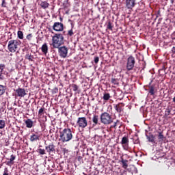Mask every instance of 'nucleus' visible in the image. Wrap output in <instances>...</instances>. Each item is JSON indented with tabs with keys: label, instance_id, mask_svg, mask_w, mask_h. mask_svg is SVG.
<instances>
[{
	"label": "nucleus",
	"instance_id": "1",
	"mask_svg": "<svg viewBox=\"0 0 175 175\" xmlns=\"http://www.w3.org/2000/svg\"><path fill=\"white\" fill-rule=\"evenodd\" d=\"M59 142H61V143H69V142H72V139H75V133L69 128H66L59 131Z\"/></svg>",
	"mask_w": 175,
	"mask_h": 175
},
{
	"label": "nucleus",
	"instance_id": "2",
	"mask_svg": "<svg viewBox=\"0 0 175 175\" xmlns=\"http://www.w3.org/2000/svg\"><path fill=\"white\" fill-rule=\"evenodd\" d=\"M64 39L62 33H55L52 37V46L53 49H59L64 44Z\"/></svg>",
	"mask_w": 175,
	"mask_h": 175
},
{
	"label": "nucleus",
	"instance_id": "3",
	"mask_svg": "<svg viewBox=\"0 0 175 175\" xmlns=\"http://www.w3.org/2000/svg\"><path fill=\"white\" fill-rule=\"evenodd\" d=\"M21 44V41L20 40H11L8 42V49L10 53H16Z\"/></svg>",
	"mask_w": 175,
	"mask_h": 175
},
{
	"label": "nucleus",
	"instance_id": "4",
	"mask_svg": "<svg viewBox=\"0 0 175 175\" xmlns=\"http://www.w3.org/2000/svg\"><path fill=\"white\" fill-rule=\"evenodd\" d=\"M100 121L104 125H110L113 122V118L107 112H104L100 115Z\"/></svg>",
	"mask_w": 175,
	"mask_h": 175
},
{
	"label": "nucleus",
	"instance_id": "5",
	"mask_svg": "<svg viewBox=\"0 0 175 175\" xmlns=\"http://www.w3.org/2000/svg\"><path fill=\"white\" fill-rule=\"evenodd\" d=\"M77 126L78 128H81V129H84V128H87L88 126V121L87 120V118L85 117H79L77 121Z\"/></svg>",
	"mask_w": 175,
	"mask_h": 175
},
{
	"label": "nucleus",
	"instance_id": "6",
	"mask_svg": "<svg viewBox=\"0 0 175 175\" xmlns=\"http://www.w3.org/2000/svg\"><path fill=\"white\" fill-rule=\"evenodd\" d=\"M135 64H136V60L135 59V57L130 55L127 58L126 70H128L129 72L130 70H133V68H135Z\"/></svg>",
	"mask_w": 175,
	"mask_h": 175
},
{
	"label": "nucleus",
	"instance_id": "7",
	"mask_svg": "<svg viewBox=\"0 0 175 175\" xmlns=\"http://www.w3.org/2000/svg\"><path fill=\"white\" fill-rule=\"evenodd\" d=\"M55 49H58L59 55L61 58H66V57H68V49L66 46H59V48Z\"/></svg>",
	"mask_w": 175,
	"mask_h": 175
},
{
	"label": "nucleus",
	"instance_id": "8",
	"mask_svg": "<svg viewBox=\"0 0 175 175\" xmlns=\"http://www.w3.org/2000/svg\"><path fill=\"white\" fill-rule=\"evenodd\" d=\"M15 96H19L20 98H24L25 95H27V92H25V89L18 88L15 90Z\"/></svg>",
	"mask_w": 175,
	"mask_h": 175
},
{
	"label": "nucleus",
	"instance_id": "9",
	"mask_svg": "<svg viewBox=\"0 0 175 175\" xmlns=\"http://www.w3.org/2000/svg\"><path fill=\"white\" fill-rule=\"evenodd\" d=\"M121 144L124 150H128L129 148V138L126 136H124L122 138Z\"/></svg>",
	"mask_w": 175,
	"mask_h": 175
},
{
	"label": "nucleus",
	"instance_id": "10",
	"mask_svg": "<svg viewBox=\"0 0 175 175\" xmlns=\"http://www.w3.org/2000/svg\"><path fill=\"white\" fill-rule=\"evenodd\" d=\"M45 150L46 152L49 154V155H54L55 154V146L54 144H50L49 145L45 147Z\"/></svg>",
	"mask_w": 175,
	"mask_h": 175
},
{
	"label": "nucleus",
	"instance_id": "11",
	"mask_svg": "<svg viewBox=\"0 0 175 175\" xmlns=\"http://www.w3.org/2000/svg\"><path fill=\"white\" fill-rule=\"evenodd\" d=\"M53 29L57 32L64 31V24L59 22H56L53 24Z\"/></svg>",
	"mask_w": 175,
	"mask_h": 175
},
{
	"label": "nucleus",
	"instance_id": "12",
	"mask_svg": "<svg viewBox=\"0 0 175 175\" xmlns=\"http://www.w3.org/2000/svg\"><path fill=\"white\" fill-rule=\"evenodd\" d=\"M137 0H124L126 9H133L136 6Z\"/></svg>",
	"mask_w": 175,
	"mask_h": 175
},
{
	"label": "nucleus",
	"instance_id": "13",
	"mask_svg": "<svg viewBox=\"0 0 175 175\" xmlns=\"http://www.w3.org/2000/svg\"><path fill=\"white\" fill-rule=\"evenodd\" d=\"M40 6L41 9L46 10V9H49L50 7V3H48L47 1H42L40 3Z\"/></svg>",
	"mask_w": 175,
	"mask_h": 175
},
{
	"label": "nucleus",
	"instance_id": "14",
	"mask_svg": "<svg viewBox=\"0 0 175 175\" xmlns=\"http://www.w3.org/2000/svg\"><path fill=\"white\" fill-rule=\"evenodd\" d=\"M30 142H38L39 140H40V136L33 133L29 138Z\"/></svg>",
	"mask_w": 175,
	"mask_h": 175
},
{
	"label": "nucleus",
	"instance_id": "15",
	"mask_svg": "<svg viewBox=\"0 0 175 175\" xmlns=\"http://www.w3.org/2000/svg\"><path fill=\"white\" fill-rule=\"evenodd\" d=\"M92 121L93 122V126H96L99 124V116L94 115Z\"/></svg>",
	"mask_w": 175,
	"mask_h": 175
},
{
	"label": "nucleus",
	"instance_id": "16",
	"mask_svg": "<svg viewBox=\"0 0 175 175\" xmlns=\"http://www.w3.org/2000/svg\"><path fill=\"white\" fill-rule=\"evenodd\" d=\"M3 69H5V64H0V80H4L5 77L3 76Z\"/></svg>",
	"mask_w": 175,
	"mask_h": 175
},
{
	"label": "nucleus",
	"instance_id": "17",
	"mask_svg": "<svg viewBox=\"0 0 175 175\" xmlns=\"http://www.w3.org/2000/svg\"><path fill=\"white\" fill-rule=\"evenodd\" d=\"M25 124L26 125V128L31 129L33 126V122L31 119H27L25 120Z\"/></svg>",
	"mask_w": 175,
	"mask_h": 175
},
{
	"label": "nucleus",
	"instance_id": "18",
	"mask_svg": "<svg viewBox=\"0 0 175 175\" xmlns=\"http://www.w3.org/2000/svg\"><path fill=\"white\" fill-rule=\"evenodd\" d=\"M41 51L43 53V54H47V53H49V46L47 45V43H44L42 46Z\"/></svg>",
	"mask_w": 175,
	"mask_h": 175
},
{
	"label": "nucleus",
	"instance_id": "19",
	"mask_svg": "<svg viewBox=\"0 0 175 175\" xmlns=\"http://www.w3.org/2000/svg\"><path fill=\"white\" fill-rule=\"evenodd\" d=\"M5 92H6V85H0V96L5 95Z\"/></svg>",
	"mask_w": 175,
	"mask_h": 175
},
{
	"label": "nucleus",
	"instance_id": "20",
	"mask_svg": "<svg viewBox=\"0 0 175 175\" xmlns=\"http://www.w3.org/2000/svg\"><path fill=\"white\" fill-rule=\"evenodd\" d=\"M121 105H122V103H119L114 107L115 110L119 113H121L122 111V106H121Z\"/></svg>",
	"mask_w": 175,
	"mask_h": 175
},
{
	"label": "nucleus",
	"instance_id": "21",
	"mask_svg": "<svg viewBox=\"0 0 175 175\" xmlns=\"http://www.w3.org/2000/svg\"><path fill=\"white\" fill-rule=\"evenodd\" d=\"M146 137L150 143H155V136H154V135L150 134L149 135H146Z\"/></svg>",
	"mask_w": 175,
	"mask_h": 175
},
{
	"label": "nucleus",
	"instance_id": "22",
	"mask_svg": "<svg viewBox=\"0 0 175 175\" xmlns=\"http://www.w3.org/2000/svg\"><path fill=\"white\" fill-rule=\"evenodd\" d=\"M16 159V155L12 154L10 161H8L7 165H13L14 160Z\"/></svg>",
	"mask_w": 175,
	"mask_h": 175
},
{
	"label": "nucleus",
	"instance_id": "23",
	"mask_svg": "<svg viewBox=\"0 0 175 175\" xmlns=\"http://www.w3.org/2000/svg\"><path fill=\"white\" fill-rule=\"evenodd\" d=\"M158 139H159V142H163V140L166 139V137H165V136L163 135V132H159Z\"/></svg>",
	"mask_w": 175,
	"mask_h": 175
},
{
	"label": "nucleus",
	"instance_id": "24",
	"mask_svg": "<svg viewBox=\"0 0 175 175\" xmlns=\"http://www.w3.org/2000/svg\"><path fill=\"white\" fill-rule=\"evenodd\" d=\"M121 162H122L123 169H127L128 168V160H124V159H122Z\"/></svg>",
	"mask_w": 175,
	"mask_h": 175
},
{
	"label": "nucleus",
	"instance_id": "25",
	"mask_svg": "<svg viewBox=\"0 0 175 175\" xmlns=\"http://www.w3.org/2000/svg\"><path fill=\"white\" fill-rule=\"evenodd\" d=\"M25 59H27L28 61H31V62L33 61V55H31L29 53L26 54L25 56Z\"/></svg>",
	"mask_w": 175,
	"mask_h": 175
},
{
	"label": "nucleus",
	"instance_id": "26",
	"mask_svg": "<svg viewBox=\"0 0 175 175\" xmlns=\"http://www.w3.org/2000/svg\"><path fill=\"white\" fill-rule=\"evenodd\" d=\"M70 87H71L72 90L76 92L77 91H79V85L75 84V83H72L71 85H70Z\"/></svg>",
	"mask_w": 175,
	"mask_h": 175
},
{
	"label": "nucleus",
	"instance_id": "27",
	"mask_svg": "<svg viewBox=\"0 0 175 175\" xmlns=\"http://www.w3.org/2000/svg\"><path fill=\"white\" fill-rule=\"evenodd\" d=\"M149 94H150V95H152V96L155 95V88H154V86H150V87Z\"/></svg>",
	"mask_w": 175,
	"mask_h": 175
},
{
	"label": "nucleus",
	"instance_id": "28",
	"mask_svg": "<svg viewBox=\"0 0 175 175\" xmlns=\"http://www.w3.org/2000/svg\"><path fill=\"white\" fill-rule=\"evenodd\" d=\"M17 36L18 39H24V33L22 31H18Z\"/></svg>",
	"mask_w": 175,
	"mask_h": 175
},
{
	"label": "nucleus",
	"instance_id": "29",
	"mask_svg": "<svg viewBox=\"0 0 175 175\" xmlns=\"http://www.w3.org/2000/svg\"><path fill=\"white\" fill-rule=\"evenodd\" d=\"M110 98H111V96H110L109 93H104V95H103L104 100H109V99H110Z\"/></svg>",
	"mask_w": 175,
	"mask_h": 175
},
{
	"label": "nucleus",
	"instance_id": "30",
	"mask_svg": "<svg viewBox=\"0 0 175 175\" xmlns=\"http://www.w3.org/2000/svg\"><path fill=\"white\" fill-rule=\"evenodd\" d=\"M6 126V122L5 120H0V129H3Z\"/></svg>",
	"mask_w": 175,
	"mask_h": 175
},
{
	"label": "nucleus",
	"instance_id": "31",
	"mask_svg": "<svg viewBox=\"0 0 175 175\" xmlns=\"http://www.w3.org/2000/svg\"><path fill=\"white\" fill-rule=\"evenodd\" d=\"M73 35H75V32H73V29H70V30L68 31L67 36L68 38L72 37Z\"/></svg>",
	"mask_w": 175,
	"mask_h": 175
},
{
	"label": "nucleus",
	"instance_id": "32",
	"mask_svg": "<svg viewBox=\"0 0 175 175\" xmlns=\"http://www.w3.org/2000/svg\"><path fill=\"white\" fill-rule=\"evenodd\" d=\"M37 152L40 154V155H44V154H46V150L44 149L39 148L37 150Z\"/></svg>",
	"mask_w": 175,
	"mask_h": 175
},
{
	"label": "nucleus",
	"instance_id": "33",
	"mask_svg": "<svg viewBox=\"0 0 175 175\" xmlns=\"http://www.w3.org/2000/svg\"><path fill=\"white\" fill-rule=\"evenodd\" d=\"M111 83L114 85H118V79L115 78H111Z\"/></svg>",
	"mask_w": 175,
	"mask_h": 175
},
{
	"label": "nucleus",
	"instance_id": "34",
	"mask_svg": "<svg viewBox=\"0 0 175 175\" xmlns=\"http://www.w3.org/2000/svg\"><path fill=\"white\" fill-rule=\"evenodd\" d=\"M44 114V107L40 108L38 111V116L39 117H42Z\"/></svg>",
	"mask_w": 175,
	"mask_h": 175
},
{
	"label": "nucleus",
	"instance_id": "35",
	"mask_svg": "<svg viewBox=\"0 0 175 175\" xmlns=\"http://www.w3.org/2000/svg\"><path fill=\"white\" fill-rule=\"evenodd\" d=\"M171 112H172V110L170 109V108H167L165 111V117H167V116H170Z\"/></svg>",
	"mask_w": 175,
	"mask_h": 175
},
{
	"label": "nucleus",
	"instance_id": "36",
	"mask_svg": "<svg viewBox=\"0 0 175 175\" xmlns=\"http://www.w3.org/2000/svg\"><path fill=\"white\" fill-rule=\"evenodd\" d=\"M118 125H120V120H116V122H115L114 124L111 126V128H114L116 129Z\"/></svg>",
	"mask_w": 175,
	"mask_h": 175
},
{
	"label": "nucleus",
	"instance_id": "37",
	"mask_svg": "<svg viewBox=\"0 0 175 175\" xmlns=\"http://www.w3.org/2000/svg\"><path fill=\"white\" fill-rule=\"evenodd\" d=\"M107 28V29H109L110 31H113V25L111 24V22L108 23Z\"/></svg>",
	"mask_w": 175,
	"mask_h": 175
},
{
	"label": "nucleus",
	"instance_id": "38",
	"mask_svg": "<svg viewBox=\"0 0 175 175\" xmlns=\"http://www.w3.org/2000/svg\"><path fill=\"white\" fill-rule=\"evenodd\" d=\"M32 33H29L26 36V39H27V40H32Z\"/></svg>",
	"mask_w": 175,
	"mask_h": 175
},
{
	"label": "nucleus",
	"instance_id": "39",
	"mask_svg": "<svg viewBox=\"0 0 175 175\" xmlns=\"http://www.w3.org/2000/svg\"><path fill=\"white\" fill-rule=\"evenodd\" d=\"M1 6L2 8H6V1L5 0H2Z\"/></svg>",
	"mask_w": 175,
	"mask_h": 175
},
{
	"label": "nucleus",
	"instance_id": "40",
	"mask_svg": "<svg viewBox=\"0 0 175 175\" xmlns=\"http://www.w3.org/2000/svg\"><path fill=\"white\" fill-rule=\"evenodd\" d=\"M94 62L95 64H98V62H99V57H94Z\"/></svg>",
	"mask_w": 175,
	"mask_h": 175
},
{
	"label": "nucleus",
	"instance_id": "41",
	"mask_svg": "<svg viewBox=\"0 0 175 175\" xmlns=\"http://www.w3.org/2000/svg\"><path fill=\"white\" fill-rule=\"evenodd\" d=\"M172 55H174L175 57V46H173L172 49Z\"/></svg>",
	"mask_w": 175,
	"mask_h": 175
},
{
	"label": "nucleus",
	"instance_id": "42",
	"mask_svg": "<svg viewBox=\"0 0 175 175\" xmlns=\"http://www.w3.org/2000/svg\"><path fill=\"white\" fill-rule=\"evenodd\" d=\"M63 152H64V154H68V149H66V148H63Z\"/></svg>",
	"mask_w": 175,
	"mask_h": 175
},
{
	"label": "nucleus",
	"instance_id": "43",
	"mask_svg": "<svg viewBox=\"0 0 175 175\" xmlns=\"http://www.w3.org/2000/svg\"><path fill=\"white\" fill-rule=\"evenodd\" d=\"M3 175H9V173L8 172V169H5Z\"/></svg>",
	"mask_w": 175,
	"mask_h": 175
},
{
	"label": "nucleus",
	"instance_id": "44",
	"mask_svg": "<svg viewBox=\"0 0 175 175\" xmlns=\"http://www.w3.org/2000/svg\"><path fill=\"white\" fill-rule=\"evenodd\" d=\"M63 6H64V9L68 8V6L66 5V4L65 3H63Z\"/></svg>",
	"mask_w": 175,
	"mask_h": 175
},
{
	"label": "nucleus",
	"instance_id": "45",
	"mask_svg": "<svg viewBox=\"0 0 175 175\" xmlns=\"http://www.w3.org/2000/svg\"><path fill=\"white\" fill-rule=\"evenodd\" d=\"M75 28V24L73 23H71V29H73Z\"/></svg>",
	"mask_w": 175,
	"mask_h": 175
},
{
	"label": "nucleus",
	"instance_id": "46",
	"mask_svg": "<svg viewBox=\"0 0 175 175\" xmlns=\"http://www.w3.org/2000/svg\"><path fill=\"white\" fill-rule=\"evenodd\" d=\"M81 159H83V157H81L79 156V157H78V161H80Z\"/></svg>",
	"mask_w": 175,
	"mask_h": 175
},
{
	"label": "nucleus",
	"instance_id": "47",
	"mask_svg": "<svg viewBox=\"0 0 175 175\" xmlns=\"http://www.w3.org/2000/svg\"><path fill=\"white\" fill-rule=\"evenodd\" d=\"M171 3L173 5L174 3V0H171Z\"/></svg>",
	"mask_w": 175,
	"mask_h": 175
},
{
	"label": "nucleus",
	"instance_id": "48",
	"mask_svg": "<svg viewBox=\"0 0 175 175\" xmlns=\"http://www.w3.org/2000/svg\"><path fill=\"white\" fill-rule=\"evenodd\" d=\"M173 102L175 103V97L173 98Z\"/></svg>",
	"mask_w": 175,
	"mask_h": 175
}]
</instances>
